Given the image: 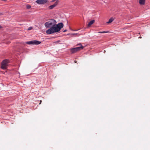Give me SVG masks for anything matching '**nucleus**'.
<instances>
[{
    "label": "nucleus",
    "mask_w": 150,
    "mask_h": 150,
    "mask_svg": "<svg viewBox=\"0 0 150 150\" xmlns=\"http://www.w3.org/2000/svg\"><path fill=\"white\" fill-rule=\"evenodd\" d=\"M64 27V24L62 23L56 24L55 26L51 27L50 28L47 30L46 33L48 34H51L59 31L61 29Z\"/></svg>",
    "instance_id": "1"
},
{
    "label": "nucleus",
    "mask_w": 150,
    "mask_h": 150,
    "mask_svg": "<svg viewBox=\"0 0 150 150\" xmlns=\"http://www.w3.org/2000/svg\"><path fill=\"white\" fill-rule=\"evenodd\" d=\"M57 22L54 19H51L50 21L46 22L45 24V26L46 28H50L53 26H55Z\"/></svg>",
    "instance_id": "2"
},
{
    "label": "nucleus",
    "mask_w": 150,
    "mask_h": 150,
    "mask_svg": "<svg viewBox=\"0 0 150 150\" xmlns=\"http://www.w3.org/2000/svg\"><path fill=\"white\" fill-rule=\"evenodd\" d=\"M77 45H79L80 46L74 48L70 49V51L71 54L75 53L83 49L84 48V47L82 46L81 43L78 44Z\"/></svg>",
    "instance_id": "3"
},
{
    "label": "nucleus",
    "mask_w": 150,
    "mask_h": 150,
    "mask_svg": "<svg viewBox=\"0 0 150 150\" xmlns=\"http://www.w3.org/2000/svg\"><path fill=\"white\" fill-rule=\"evenodd\" d=\"M9 61L7 59L4 60L1 64V68L3 69H6L7 68L8 64L9 63Z\"/></svg>",
    "instance_id": "4"
},
{
    "label": "nucleus",
    "mask_w": 150,
    "mask_h": 150,
    "mask_svg": "<svg viewBox=\"0 0 150 150\" xmlns=\"http://www.w3.org/2000/svg\"><path fill=\"white\" fill-rule=\"evenodd\" d=\"M36 2L40 4H44L48 2L47 0H37Z\"/></svg>",
    "instance_id": "5"
},
{
    "label": "nucleus",
    "mask_w": 150,
    "mask_h": 150,
    "mask_svg": "<svg viewBox=\"0 0 150 150\" xmlns=\"http://www.w3.org/2000/svg\"><path fill=\"white\" fill-rule=\"evenodd\" d=\"M58 3V2L57 1H56L53 4L50 6L49 7V8L50 9H53L54 7H55L57 5Z\"/></svg>",
    "instance_id": "6"
},
{
    "label": "nucleus",
    "mask_w": 150,
    "mask_h": 150,
    "mask_svg": "<svg viewBox=\"0 0 150 150\" xmlns=\"http://www.w3.org/2000/svg\"><path fill=\"white\" fill-rule=\"evenodd\" d=\"M33 45H39L41 43V42L36 40H34Z\"/></svg>",
    "instance_id": "7"
},
{
    "label": "nucleus",
    "mask_w": 150,
    "mask_h": 150,
    "mask_svg": "<svg viewBox=\"0 0 150 150\" xmlns=\"http://www.w3.org/2000/svg\"><path fill=\"white\" fill-rule=\"evenodd\" d=\"M146 0H139V3L141 5H144L145 4Z\"/></svg>",
    "instance_id": "8"
},
{
    "label": "nucleus",
    "mask_w": 150,
    "mask_h": 150,
    "mask_svg": "<svg viewBox=\"0 0 150 150\" xmlns=\"http://www.w3.org/2000/svg\"><path fill=\"white\" fill-rule=\"evenodd\" d=\"M95 21L94 20L91 21L88 23V27L90 26L91 25L93 24L95 22Z\"/></svg>",
    "instance_id": "9"
},
{
    "label": "nucleus",
    "mask_w": 150,
    "mask_h": 150,
    "mask_svg": "<svg viewBox=\"0 0 150 150\" xmlns=\"http://www.w3.org/2000/svg\"><path fill=\"white\" fill-rule=\"evenodd\" d=\"M114 20V19L112 18H111L109 20V21L107 22V23H110L112 22Z\"/></svg>",
    "instance_id": "10"
},
{
    "label": "nucleus",
    "mask_w": 150,
    "mask_h": 150,
    "mask_svg": "<svg viewBox=\"0 0 150 150\" xmlns=\"http://www.w3.org/2000/svg\"><path fill=\"white\" fill-rule=\"evenodd\" d=\"M25 43L28 45H33V40L26 42Z\"/></svg>",
    "instance_id": "11"
},
{
    "label": "nucleus",
    "mask_w": 150,
    "mask_h": 150,
    "mask_svg": "<svg viewBox=\"0 0 150 150\" xmlns=\"http://www.w3.org/2000/svg\"><path fill=\"white\" fill-rule=\"evenodd\" d=\"M108 32V31H99L98 32V33H104Z\"/></svg>",
    "instance_id": "12"
},
{
    "label": "nucleus",
    "mask_w": 150,
    "mask_h": 150,
    "mask_svg": "<svg viewBox=\"0 0 150 150\" xmlns=\"http://www.w3.org/2000/svg\"><path fill=\"white\" fill-rule=\"evenodd\" d=\"M26 8L27 9H29L31 8V6L30 5L28 4L26 5Z\"/></svg>",
    "instance_id": "13"
},
{
    "label": "nucleus",
    "mask_w": 150,
    "mask_h": 150,
    "mask_svg": "<svg viewBox=\"0 0 150 150\" xmlns=\"http://www.w3.org/2000/svg\"><path fill=\"white\" fill-rule=\"evenodd\" d=\"M32 28V27H29L28 29V30H31Z\"/></svg>",
    "instance_id": "14"
},
{
    "label": "nucleus",
    "mask_w": 150,
    "mask_h": 150,
    "mask_svg": "<svg viewBox=\"0 0 150 150\" xmlns=\"http://www.w3.org/2000/svg\"><path fill=\"white\" fill-rule=\"evenodd\" d=\"M59 42H60V41L59 40H58L56 42H55L54 43H58Z\"/></svg>",
    "instance_id": "15"
},
{
    "label": "nucleus",
    "mask_w": 150,
    "mask_h": 150,
    "mask_svg": "<svg viewBox=\"0 0 150 150\" xmlns=\"http://www.w3.org/2000/svg\"><path fill=\"white\" fill-rule=\"evenodd\" d=\"M67 31V29H65L63 31V32L64 33L66 32Z\"/></svg>",
    "instance_id": "16"
},
{
    "label": "nucleus",
    "mask_w": 150,
    "mask_h": 150,
    "mask_svg": "<svg viewBox=\"0 0 150 150\" xmlns=\"http://www.w3.org/2000/svg\"><path fill=\"white\" fill-rule=\"evenodd\" d=\"M3 28V27L1 26L0 25V29H1V28Z\"/></svg>",
    "instance_id": "17"
},
{
    "label": "nucleus",
    "mask_w": 150,
    "mask_h": 150,
    "mask_svg": "<svg viewBox=\"0 0 150 150\" xmlns=\"http://www.w3.org/2000/svg\"><path fill=\"white\" fill-rule=\"evenodd\" d=\"M56 0H52V2H54V1Z\"/></svg>",
    "instance_id": "18"
},
{
    "label": "nucleus",
    "mask_w": 150,
    "mask_h": 150,
    "mask_svg": "<svg viewBox=\"0 0 150 150\" xmlns=\"http://www.w3.org/2000/svg\"><path fill=\"white\" fill-rule=\"evenodd\" d=\"M2 13H0V16L1 15H2Z\"/></svg>",
    "instance_id": "19"
},
{
    "label": "nucleus",
    "mask_w": 150,
    "mask_h": 150,
    "mask_svg": "<svg viewBox=\"0 0 150 150\" xmlns=\"http://www.w3.org/2000/svg\"><path fill=\"white\" fill-rule=\"evenodd\" d=\"M139 38H142V37L141 36H140V37H139Z\"/></svg>",
    "instance_id": "20"
},
{
    "label": "nucleus",
    "mask_w": 150,
    "mask_h": 150,
    "mask_svg": "<svg viewBox=\"0 0 150 150\" xmlns=\"http://www.w3.org/2000/svg\"><path fill=\"white\" fill-rule=\"evenodd\" d=\"M1 1H6V0H1Z\"/></svg>",
    "instance_id": "21"
},
{
    "label": "nucleus",
    "mask_w": 150,
    "mask_h": 150,
    "mask_svg": "<svg viewBox=\"0 0 150 150\" xmlns=\"http://www.w3.org/2000/svg\"><path fill=\"white\" fill-rule=\"evenodd\" d=\"M74 62H75V63H76V61H74Z\"/></svg>",
    "instance_id": "22"
},
{
    "label": "nucleus",
    "mask_w": 150,
    "mask_h": 150,
    "mask_svg": "<svg viewBox=\"0 0 150 150\" xmlns=\"http://www.w3.org/2000/svg\"><path fill=\"white\" fill-rule=\"evenodd\" d=\"M41 101H42L41 100V101H40V102H41Z\"/></svg>",
    "instance_id": "23"
}]
</instances>
